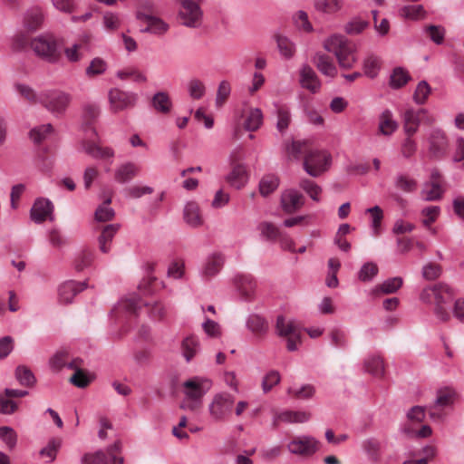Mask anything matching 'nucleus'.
I'll use <instances>...</instances> for the list:
<instances>
[{
  "mask_svg": "<svg viewBox=\"0 0 464 464\" xmlns=\"http://www.w3.org/2000/svg\"><path fill=\"white\" fill-rule=\"evenodd\" d=\"M225 262L224 256L220 253L210 255L203 266L202 274L205 277L210 278L220 271Z\"/></svg>",
  "mask_w": 464,
  "mask_h": 464,
  "instance_id": "obj_22",
  "label": "nucleus"
},
{
  "mask_svg": "<svg viewBox=\"0 0 464 464\" xmlns=\"http://www.w3.org/2000/svg\"><path fill=\"white\" fill-rule=\"evenodd\" d=\"M109 101L112 111H119L135 105L137 95L114 88L109 92Z\"/></svg>",
  "mask_w": 464,
  "mask_h": 464,
  "instance_id": "obj_10",
  "label": "nucleus"
},
{
  "mask_svg": "<svg viewBox=\"0 0 464 464\" xmlns=\"http://www.w3.org/2000/svg\"><path fill=\"white\" fill-rule=\"evenodd\" d=\"M263 122V113L260 109L255 108L249 111L246 121L245 129L248 131H255L259 129Z\"/></svg>",
  "mask_w": 464,
  "mask_h": 464,
  "instance_id": "obj_40",
  "label": "nucleus"
},
{
  "mask_svg": "<svg viewBox=\"0 0 464 464\" xmlns=\"http://www.w3.org/2000/svg\"><path fill=\"white\" fill-rule=\"evenodd\" d=\"M368 25L369 23L367 21L353 18L345 24L344 31L348 34L355 35L361 34Z\"/></svg>",
  "mask_w": 464,
  "mask_h": 464,
  "instance_id": "obj_58",
  "label": "nucleus"
},
{
  "mask_svg": "<svg viewBox=\"0 0 464 464\" xmlns=\"http://www.w3.org/2000/svg\"><path fill=\"white\" fill-rule=\"evenodd\" d=\"M111 199L108 198L103 201L102 205H100L94 213V218L98 222H107L113 219L115 216V211L109 205L111 204Z\"/></svg>",
  "mask_w": 464,
  "mask_h": 464,
  "instance_id": "obj_34",
  "label": "nucleus"
},
{
  "mask_svg": "<svg viewBox=\"0 0 464 464\" xmlns=\"http://www.w3.org/2000/svg\"><path fill=\"white\" fill-rule=\"evenodd\" d=\"M277 123L276 129L280 132H284L289 126L291 121L290 111L285 107H278L276 109Z\"/></svg>",
  "mask_w": 464,
  "mask_h": 464,
  "instance_id": "obj_57",
  "label": "nucleus"
},
{
  "mask_svg": "<svg viewBox=\"0 0 464 464\" xmlns=\"http://www.w3.org/2000/svg\"><path fill=\"white\" fill-rule=\"evenodd\" d=\"M455 293L446 284L440 283L422 289L420 300L427 304H433V314L441 322H448L450 314L445 305L453 300Z\"/></svg>",
  "mask_w": 464,
  "mask_h": 464,
  "instance_id": "obj_1",
  "label": "nucleus"
},
{
  "mask_svg": "<svg viewBox=\"0 0 464 464\" xmlns=\"http://www.w3.org/2000/svg\"><path fill=\"white\" fill-rule=\"evenodd\" d=\"M183 355L187 362H189L198 352L199 343L194 336H188L181 343Z\"/></svg>",
  "mask_w": 464,
  "mask_h": 464,
  "instance_id": "obj_36",
  "label": "nucleus"
},
{
  "mask_svg": "<svg viewBox=\"0 0 464 464\" xmlns=\"http://www.w3.org/2000/svg\"><path fill=\"white\" fill-rule=\"evenodd\" d=\"M247 180V174L244 165L237 164L227 176V181L237 189L243 188Z\"/></svg>",
  "mask_w": 464,
  "mask_h": 464,
  "instance_id": "obj_26",
  "label": "nucleus"
},
{
  "mask_svg": "<svg viewBox=\"0 0 464 464\" xmlns=\"http://www.w3.org/2000/svg\"><path fill=\"white\" fill-rule=\"evenodd\" d=\"M108 462L107 455L102 450L84 454L82 458V464H108Z\"/></svg>",
  "mask_w": 464,
  "mask_h": 464,
  "instance_id": "obj_61",
  "label": "nucleus"
},
{
  "mask_svg": "<svg viewBox=\"0 0 464 464\" xmlns=\"http://www.w3.org/2000/svg\"><path fill=\"white\" fill-rule=\"evenodd\" d=\"M403 130L407 136L415 134L420 124L419 110L408 109L402 115Z\"/></svg>",
  "mask_w": 464,
  "mask_h": 464,
  "instance_id": "obj_23",
  "label": "nucleus"
},
{
  "mask_svg": "<svg viewBox=\"0 0 464 464\" xmlns=\"http://www.w3.org/2000/svg\"><path fill=\"white\" fill-rule=\"evenodd\" d=\"M394 185L398 189L406 193H411L417 189V181L404 174L396 176Z\"/></svg>",
  "mask_w": 464,
  "mask_h": 464,
  "instance_id": "obj_45",
  "label": "nucleus"
},
{
  "mask_svg": "<svg viewBox=\"0 0 464 464\" xmlns=\"http://www.w3.org/2000/svg\"><path fill=\"white\" fill-rule=\"evenodd\" d=\"M304 196L295 188H288L282 192L281 207L286 214H293L304 206Z\"/></svg>",
  "mask_w": 464,
  "mask_h": 464,
  "instance_id": "obj_11",
  "label": "nucleus"
},
{
  "mask_svg": "<svg viewBox=\"0 0 464 464\" xmlns=\"http://www.w3.org/2000/svg\"><path fill=\"white\" fill-rule=\"evenodd\" d=\"M313 63L318 71L324 76L334 78L337 75V68L333 59L325 53H316L313 57Z\"/></svg>",
  "mask_w": 464,
  "mask_h": 464,
  "instance_id": "obj_18",
  "label": "nucleus"
},
{
  "mask_svg": "<svg viewBox=\"0 0 464 464\" xmlns=\"http://www.w3.org/2000/svg\"><path fill=\"white\" fill-rule=\"evenodd\" d=\"M119 228L120 225L118 224H110L103 227L102 233L98 237L101 252L107 254L110 251L112 239Z\"/></svg>",
  "mask_w": 464,
  "mask_h": 464,
  "instance_id": "obj_21",
  "label": "nucleus"
},
{
  "mask_svg": "<svg viewBox=\"0 0 464 464\" xmlns=\"http://www.w3.org/2000/svg\"><path fill=\"white\" fill-rule=\"evenodd\" d=\"M234 402L235 398L229 393L221 392L215 395L209 405L210 415L217 420H224L231 412Z\"/></svg>",
  "mask_w": 464,
  "mask_h": 464,
  "instance_id": "obj_7",
  "label": "nucleus"
},
{
  "mask_svg": "<svg viewBox=\"0 0 464 464\" xmlns=\"http://www.w3.org/2000/svg\"><path fill=\"white\" fill-rule=\"evenodd\" d=\"M398 129V123L393 120L390 110L382 112L379 118V131L384 136L392 135Z\"/></svg>",
  "mask_w": 464,
  "mask_h": 464,
  "instance_id": "obj_27",
  "label": "nucleus"
},
{
  "mask_svg": "<svg viewBox=\"0 0 464 464\" xmlns=\"http://www.w3.org/2000/svg\"><path fill=\"white\" fill-rule=\"evenodd\" d=\"M202 0H180L179 23L189 28H198L202 24L203 12L199 6Z\"/></svg>",
  "mask_w": 464,
  "mask_h": 464,
  "instance_id": "obj_4",
  "label": "nucleus"
},
{
  "mask_svg": "<svg viewBox=\"0 0 464 464\" xmlns=\"http://www.w3.org/2000/svg\"><path fill=\"white\" fill-rule=\"evenodd\" d=\"M140 170V167L131 161L122 163L116 168L114 179L120 184L128 183L139 176Z\"/></svg>",
  "mask_w": 464,
  "mask_h": 464,
  "instance_id": "obj_17",
  "label": "nucleus"
},
{
  "mask_svg": "<svg viewBox=\"0 0 464 464\" xmlns=\"http://www.w3.org/2000/svg\"><path fill=\"white\" fill-rule=\"evenodd\" d=\"M136 18L147 23V26L140 29L141 33H150L160 35L165 34L169 29L168 24H166L162 19L150 14H146L140 10H137Z\"/></svg>",
  "mask_w": 464,
  "mask_h": 464,
  "instance_id": "obj_14",
  "label": "nucleus"
},
{
  "mask_svg": "<svg viewBox=\"0 0 464 464\" xmlns=\"http://www.w3.org/2000/svg\"><path fill=\"white\" fill-rule=\"evenodd\" d=\"M153 191V188L150 186L139 185L130 186L124 189L125 196L130 198H140L144 195L152 194Z\"/></svg>",
  "mask_w": 464,
  "mask_h": 464,
  "instance_id": "obj_52",
  "label": "nucleus"
},
{
  "mask_svg": "<svg viewBox=\"0 0 464 464\" xmlns=\"http://www.w3.org/2000/svg\"><path fill=\"white\" fill-rule=\"evenodd\" d=\"M311 149L306 140H293L291 145L286 147L288 154L292 155L295 159H299L302 155H306Z\"/></svg>",
  "mask_w": 464,
  "mask_h": 464,
  "instance_id": "obj_49",
  "label": "nucleus"
},
{
  "mask_svg": "<svg viewBox=\"0 0 464 464\" xmlns=\"http://www.w3.org/2000/svg\"><path fill=\"white\" fill-rule=\"evenodd\" d=\"M331 164V156L323 150H310L304 159V169L314 178H317L327 170Z\"/></svg>",
  "mask_w": 464,
  "mask_h": 464,
  "instance_id": "obj_5",
  "label": "nucleus"
},
{
  "mask_svg": "<svg viewBox=\"0 0 464 464\" xmlns=\"http://www.w3.org/2000/svg\"><path fill=\"white\" fill-rule=\"evenodd\" d=\"M258 230L268 240L275 241L281 237V232L278 227L271 222H261L258 225Z\"/></svg>",
  "mask_w": 464,
  "mask_h": 464,
  "instance_id": "obj_48",
  "label": "nucleus"
},
{
  "mask_svg": "<svg viewBox=\"0 0 464 464\" xmlns=\"http://www.w3.org/2000/svg\"><path fill=\"white\" fill-rule=\"evenodd\" d=\"M319 442L311 436H300L291 440L287 448L295 455L311 456L318 450Z\"/></svg>",
  "mask_w": 464,
  "mask_h": 464,
  "instance_id": "obj_9",
  "label": "nucleus"
},
{
  "mask_svg": "<svg viewBox=\"0 0 464 464\" xmlns=\"http://www.w3.org/2000/svg\"><path fill=\"white\" fill-rule=\"evenodd\" d=\"M43 21V14L38 10H33L26 14L24 17V26L30 31H35Z\"/></svg>",
  "mask_w": 464,
  "mask_h": 464,
  "instance_id": "obj_53",
  "label": "nucleus"
},
{
  "mask_svg": "<svg viewBox=\"0 0 464 464\" xmlns=\"http://www.w3.org/2000/svg\"><path fill=\"white\" fill-rule=\"evenodd\" d=\"M430 39L436 44H441L445 37V29L440 25H429L425 29Z\"/></svg>",
  "mask_w": 464,
  "mask_h": 464,
  "instance_id": "obj_63",
  "label": "nucleus"
},
{
  "mask_svg": "<svg viewBox=\"0 0 464 464\" xmlns=\"http://www.w3.org/2000/svg\"><path fill=\"white\" fill-rule=\"evenodd\" d=\"M18 402L12 398L6 397L5 394H0V413L5 415H11L17 411Z\"/></svg>",
  "mask_w": 464,
  "mask_h": 464,
  "instance_id": "obj_59",
  "label": "nucleus"
},
{
  "mask_svg": "<svg viewBox=\"0 0 464 464\" xmlns=\"http://www.w3.org/2000/svg\"><path fill=\"white\" fill-rule=\"evenodd\" d=\"M381 68V61L380 58L371 54L366 57L363 61V72L364 74L372 79L375 78L378 75V72Z\"/></svg>",
  "mask_w": 464,
  "mask_h": 464,
  "instance_id": "obj_42",
  "label": "nucleus"
},
{
  "mask_svg": "<svg viewBox=\"0 0 464 464\" xmlns=\"http://www.w3.org/2000/svg\"><path fill=\"white\" fill-rule=\"evenodd\" d=\"M276 40L280 53L285 58H291L295 52L294 44L288 40V38L282 35H276Z\"/></svg>",
  "mask_w": 464,
  "mask_h": 464,
  "instance_id": "obj_56",
  "label": "nucleus"
},
{
  "mask_svg": "<svg viewBox=\"0 0 464 464\" xmlns=\"http://www.w3.org/2000/svg\"><path fill=\"white\" fill-rule=\"evenodd\" d=\"M299 188L303 189L314 201H320V194L322 188L314 180L309 179H301L299 181Z\"/></svg>",
  "mask_w": 464,
  "mask_h": 464,
  "instance_id": "obj_33",
  "label": "nucleus"
},
{
  "mask_svg": "<svg viewBox=\"0 0 464 464\" xmlns=\"http://www.w3.org/2000/svg\"><path fill=\"white\" fill-rule=\"evenodd\" d=\"M14 377L22 386L33 387L36 383L35 376L25 365H19L15 368Z\"/></svg>",
  "mask_w": 464,
  "mask_h": 464,
  "instance_id": "obj_31",
  "label": "nucleus"
},
{
  "mask_svg": "<svg viewBox=\"0 0 464 464\" xmlns=\"http://www.w3.org/2000/svg\"><path fill=\"white\" fill-rule=\"evenodd\" d=\"M402 285V278L395 276L385 280L382 284L376 286L375 291H380L382 294H393L399 290Z\"/></svg>",
  "mask_w": 464,
  "mask_h": 464,
  "instance_id": "obj_47",
  "label": "nucleus"
},
{
  "mask_svg": "<svg viewBox=\"0 0 464 464\" xmlns=\"http://www.w3.org/2000/svg\"><path fill=\"white\" fill-rule=\"evenodd\" d=\"M87 287L86 282L65 281L58 287V300L63 304H71L74 296Z\"/></svg>",
  "mask_w": 464,
  "mask_h": 464,
  "instance_id": "obj_13",
  "label": "nucleus"
},
{
  "mask_svg": "<svg viewBox=\"0 0 464 464\" xmlns=\"http://www.w3.org/2000/svg\"><path fill=\"white\" fill-rule=\"evenodd\" d=\"M456 392L450 389H440L438 391L434 407H447L454 402Z\"/></svg>",
  "mask_w": 464,
  "mask_h": 464,
  "instance_id": "obj_46",
  "label": "nucleus"
},
{
  "mask_svg": "<svg viewBox=\"0 0 464 464\" xmlns=\"http://www.w3.org/2000/svg\"><path fill=\"white\" fill-rule=\"evenodd\" d=\"M16 92L27 102L32 104H37L42 102V92L38 93L31 86L24 83H16L14 85Z\"/></svg>",
  "mask_w": 464,
  "mask_h": 464,
  "instance_id": "obj_32",
  "label": "nucleus"
},
{
  "mask_svg": "<svg viewBox=\"0 0 464 464\" xmlns=\"http://www.w3.org/2000/svg\"><path fill=\"white\" fill-rule=\"evenodd\" d=\"M279 186V179L275 175L265 176L259 183V191L262 196H268Z\"/></svg>",
  "mask_w": 464,
  "mask_h": 464,
  "instance_id": "obj_44",
  "label": "nucleus"
},
{
  "mask_svg": "<svg viewBox=\"0 0 464 464\" xmlns=\"http://www.w3.org/2000/svg\"><path fill=\"white\" fill-rule=\"evenodd\" d=\"M441 272V266L436 263H429L422 267V276L430 281L439 278Z\"/></svg>",
  "mask_w": 464,
  "mask_h": 464,
  "instance_id": "obj_64",
  "label": "nucleus"
},
{
  "mask_svg": "<svg viewBox=\"0 0 464 464\" xmlns=\"http://www.w3.org/2000/svg\"><path fill=\"white\" fill-rule=\"evenodd\" d=\"M430 93V87L426 81L418 83L413 94V100L417 104H424Z\"/></svg>",
  "mask_w": 464,
  "mask_h": 464,
  "instance_id": "obj_51",
  "label": "nucleus"
},
{
  "mask_svg": "<svg viewBox=\"0 0 464 464\" xmlns=\"http://www.w3.org/2000/svg\"><path fill=\"white\" fill-rule=\"evenodd\" d=\"M399 14L405 19L418 20L425 17L426 12L421 5H415L401 7Z\"/></svg>",
  "mask_w": 464,
  "mask_h": 464,
  "instance_id": "obj_38",
  "label": "nucleus"
},
{
  "mask_svg": "<svg viewBox=\"0 0 464 464\" xmlns=\"http://www.w3.org/2000/svg\"><path fill=\"white\" fill-rule=\"evenodd\" d=\"M429 152L432 158H443L449 149V141L445 132L440 129H434L430 131L429 138Z\"/></svg>",
  "mask_w": 464,
  "mask_h": 464,
  "instance_id": "obj_8",
  "label": "nucleus"
},
{
  "mask_svg": "<svg viewBox=\"0 0 464 464\" xmlns=\"http://www.w3.org/2000/svg\"><path fill=\"white\" fill-rule=\"evenodd\" d=\"M53 131V128L52 124L47 123L33 128L29 132V136L31 140L34 141V143L40 144L44 140H46L48 135L51 134Z\"/></svg>",
  "mask_w": 464,
  "mask_h": 464,
  "instance_id": "obj_41",
  "label": "nucleus"
},
{
  "mask_svg": "<svg viewBox=\"0 0 464 464\" xmlns=\"http://www.w3.org/2000/svg\"><path fill=\"white\" fill-rule=\"evenodd\" d=\"M246 327L256 336H262L268 330V323L258 314H251L247 318Z\"/></svg>",
  "mask_w": 464,
  "mask_h": 464,
  "instance_id": "obj_30",
  "label": "nucleus"
},
{
  "mask_svg": "<svg viewBox=\"0 0 464 464\" xmlns=\"http://www.w3.org/2000/svg\"><path fill=\"white\" fill-rule=\"evenodd\" d=\"M343 5V0H314L315 9L325 14H334L340 11Z\"/></svg>",
  "mask_w": 464,
  "mask_h": 464,
  "instance_id": "obj_35",
  "label": "nucleus"
},
{
  "mask_svg": "<svg viewBox=\"0 0 464 464\" xmlns=\"http://www.w3.org/2000/svg\"><path fill=\"white\" fill-rule=\"evenodd\" d=\"M0 439L8 448L14 449L17 442V435L14 430L8 426L0 427Z\"/></svg>",
  "mask_w": 464,
  "mask_h": 464,
  "instance_id": "obj_55",
  "label": "nucleus"
},
{
  "mask_svg": "<svg viewBox=\"0 0 464 464\" xmlns=\"http://www.w3.org/2000/svg\"><path fill=\"white\" fill-rule=\"evenodd\" d=\"M184 220L191 227H198L203 224L200 209L196 202H188L184 208Z\"/></svg>",
  "mask_w": 464,
  "mask_h": 464,
  "instance_id": "obj_24",
  "label": "nucleus"
},
{
  "mask_svg": "<svg viewBox=\"0 0 464 464\" xmlns=\"http://www.w3.org/2000/svg\"><path fill=\"white\" fill-rule=\"evenodd\" d=\"M35 54L48 63H56L60 56V46L53 35H40L30 43Z\"/></svg>",
  "mask_w": 464,
  "mask_h": 464,
  "instance_id": "obj_3",
  "label": "nucleus"
},
{
  "mask_svg": "<svg viewBox=\"0 0 464 464\" xmlns=\"http://www.w3.org/2000/svg\"><path fill=\"white\" fill-rule=\"evenodd\" d=\"M53 206L49 199L37 198L30 210V218L34 223L41 224L47 218L53 220Z\"/></svg>",
  "mask_w": 464,
  "mask_h": 464,
  "instance_id": "obj_12",
  "label": "nucleus"
},
{
  "mask_svg": "<svg viewBox=\"0 0 464 464\" xmlns=\"http://www.w3.org/2000/svg\"><path fill=\"white\" fill-rule=\"evenodd\" d=\"M276 328L278 335L285 337L293 335L299 340L300 331L297 325L293 321L286 322L283 315L277 316Z\"/></svg>",
  "mask_w": 464,
  "mask_h": 464,
  "instance_id": "obj_25",
  "label": "nucleus"
},
{
  "mask_svg": "<svg viewBox=\"0 0 464 464\" xmlns=\"http://www.w3.org/2000/svg\"><path fill=\"white\" fill-rule=\"evenodd\" d=\"M326 51L333 53L343 69H351L357 63L356 46L343 35L334 34L324 43Z\"/></svg>",
  "mask_w": 464,
  "mask_h": 464,
  "instance_id": "obj_2",
  "label": "nucleus"
},
{
  "mask_svg": "<svg viewBox=\"0 0 464 464\" xmlns=\"http://www.w3.org/2000/svg\"><path fill=\"white\" fill-rule=\"evenodd\" d=\"M85 153L96 160H108L114 157V150L110 147H101L92 140L82 142Z\"/></svg>",
  "mask_w": 464,
  "mask_h": 464,
  "instance_id": "obj_19",
  "label": "nucleus"
},
{
  "mask_svg": "<svg viewBox=\"0 0 464 464\" xmlns=\"http://www.w3.org/2000/svg\"><path fill=\"white\" fill-rule=\"evenodd\" d=\"M365 371L376 377H382L384 373V364L381 357L372 356L364 362Z\"/></svg>",
  "mask_w": 464,
  "mask_h": 464,
  "instance_id": "obj_37",
  "label": "nucleus"
},
{
  "mask_svg": "<svg viewBox=\"0 0 464 464\" xmlns=\"http://www.w3.org/2000/svg\"><path fill=\"white\" fill-rule=\"evenodd\" d=\"M411 79L410 74L401 67L393 70L390 77V85L393 89H399L404 86Z\"/></svg>",
  "mask_w": 464,
  "mask_h": 464,
  "instance_id": "obj_39",
  "label": "nucleus"
},
{
  "mask_svg": "<svg viewBox=\"0 0 464 464\" xmlns=\"http://www.w3.org/2000/svg\"><path fill=\"white\" fill-rule=\"evenodd\" d=\"M183 386L186 389V396L196 401H199L210 389L211 383L208 380L203 381L198 378H193L186 381Z\"/></svg>",
  "mask_w": 464,
  "mask_h": 464,
  "instance_id": "obj_15",
  "label": "nucleus"
},
{
  "mask_svg": "<svg viewBox=\"0 0 464 464\" xmlns=\"http://www.w3.org/2000/svg\"><path fill=\"white\" fill-rule=\"evenodd\" d=\"M70 382L78 388H85L91 383L92 378L82 369L76 368Z\"/></svg>",
  "mask_w": 464,
  "mask_h": 464,
  "instance_id": "obj_60",
  "label": "nucleus"
},
{
  "mask_svg": "<svg viewBox=\"0 0 464 464\" xmlns=\"http://www.w3.org/2000/svg\"><path fill=\"white\" fill-rule=\"evenodd\" d=\"M107 64L102 58H94L86 68V74L90 77L100 75L106 71Z\"/></svg>",
  "mask_w": 464,
  "mask_h": 464,
  "instance_id": "obj_62",
  "label": "nucleus"
},
{
  "mask_svg": "<svg viewBox=\"0 0 464 464\" xmlns=\"http://www.w3.org/2000/svg\"><path fill=\"white\" fill-rule=\"evenodd\" d=\"M188 92L193 100H199L205 95L206 87L200 80L194 78L188 83Z\"/></svg>",
  "mask_w": 464,
  "mask_h": 464,
  "instance_id": "obj_50",
  "label": "nucleus"
},
{
  "mask_svg": "<svg viewBox=\"0 0 464 464\" xmlns=\"http://www.w3.org/2000/svg\"><path fill=\"white\" fill-rule=\"evenodd\" d=\"M443 193L440 184L426 183L421 190V195L426 201L439 200Z\"/></svg>",
  "mask_w": 464,
  "mask_h": 464,
  "instance_id": "obj_43",
  "label": "nucleus"
},
{
  "mask_svg": "<svg viewBox=\"0 0 464 464\" xmlns=\"http://www.w3.org/2000/svg\"><path fill=\"white\" fill-rule=\"evenodd\" d=\"M94 254L88 248H82L75 256L73 260V267L76 271L80 272L91 266L93 262Z\"/></svg>",
  "mask_w": 464,
  "mask_h": 464,
  "instance_id": "obj_29",
  "label": "nucleus"
},
{
  "mask_svg": "<svg viewBox=\"0 0 464 464\" xmlns=\"http://www.w3.org/2000/svg\"><path fill=\"white\" fill-rule=\"evenodd\" d=\"M309 419L310 414L304 411H286L276 415L272 425L276 429L278 427L280 421L288 423H303L307 421Z\"/></svg>",
  "mask_w": 464,
  "mask_h": 464,
  "instance_id": "obj_20",
  "label": "nucleus"
},
{
  "mask_svg": "<svg viewBox=\"0 0 464 464\" xmlns=\"http://www.w3.org/2000/svg\"><path fill=\"white\" fill-rule=\"evenodd\" d=\"M151 106L158 112L167 114L171 111L172 102L167 92H158L151 99Z\"/></svg>",
  "mask_w": 464,
  "mask_h": 464,
  "instance_id": "obj_28",
  "label": "nucleus"
},
{
  "mask_svg": "<svg viewBox=\"0 0 464 464\" xmlns=\"http://www.w3.org/2000/svg\"><path fill=\"white\" fill-rule=\"evenodd\" d=\"M378 266L372 262L365 263L359 271V279L362 282H368L378 274Z\"/></svg>",
  "mask_w": 464,
  "mask_h": 464,
  "instance_id": "obj_54",
  "label": "nucleus"
},
{
  "mask_svg": "<svg viewBox=\"0 0 464 464\" xmlns=\"http://www.w3.org/2000/svg\"><path fill=\"white\" fill-rule=\"evenodd\" d=\"M71 101L72 97L69 93L59 90H47L42 92L41 104L49 111L57 115L62 114L66 111Z\"/></svg>",
  "mask_w": 464,
  "mask_h": 464,
  "instance_id": "obj_6",
  "label": "nucleus"
},
{
  "mask_svg": "<svg viewBox=\"0 0 464 464\" xmlns=\"http://www.w3.org/2000/svg\"><path fill=\"white\" fill-rule=\"evenodd\" d=\"M299 82L303 88L312 93H316L321 89L320 79L314 69L308 64H304L301 67Z\"/></svg>",
  "mask_w": 464,
  "mask_h": 464,
  "instance_id": "obj_16",
  "label": "nucleus"
}]
</instances>
